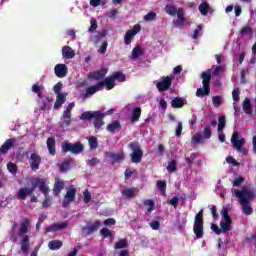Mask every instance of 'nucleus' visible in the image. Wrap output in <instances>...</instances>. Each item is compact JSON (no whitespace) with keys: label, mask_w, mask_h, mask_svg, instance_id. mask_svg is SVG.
<instances>
[{"label":"nucleus","mask_w":256,"mask_h":256,"mask_svg":"<svg viewBox=\"0 0 256 256\" xmlns=\"http://www.w3.org/2000/svg\"><path fill=\"white\" fill-rule=\"evenodd\" d=\"M31 187L21 188L17 193V199H22V201H27V197L29 195H33L35 193V189H39L40 193L47 197L50 193L49 189V180L47 178H31L30 179Z\"/></svg>","instance_id":"nucleus-1"},{"label":"nucleus","mask_w":256,"mask_h":256,"mask_svg":"<svg viewBox=\"0 0 256 256\" xmlns=\"http://www.w3.org/2000/svg\"><path fill=\"white\" fill-rule=\"evenodd\" d=\"M211 71L213 75L217 76L223 71V66H212L205 72H202L201 79L203 88H198L196 91V97H205L211 95Z\"/></svg>","instance_id":"nucleus-2"},{"label":"nucleus","mask_w":256,"mask_h":256,"mask_svg":"<svg viewBox=\"0 0 256 256\" xmlns=\"http://www.w3.org/2000/svg\"><path fill=\"white\" fill-rule=\"evenodd\" d=\"M235 197L239 199L242 206V211L245 215H252L253 208L249 205L251 200L255 199V192L248 190L247 186H243L241 190H234Z\"/></svg>","instance_id":"nucleus-3"},{"label":"nucleus","mask_w":256,"mask_h":256,"mask_svg":"<svg viewBox=\"0 0 256 256\" xmlns=\"http://www.w3.org/2000/svg\"><path fill=\"white\" fill-rule=\"evenodd\" d=\"M221 217L224 219V221L220 222V227L217 224H212L211 229L216 233V235H220L221 233H229L233 229V220L231 219V216L229 215V209L227 207H222V210L220 212Z\"/></svg>","instance_id":"nucleus-4"},{"label":"nucleus","mask_w":256,"mask_h":256,"mask_svg":"<svg viewBox=\"0 0 256 256\" xmlns=\"http://www.w3.org/2000/svg\"><path fill=\"white\" fill-rule=\"evenodd\" d=\"M194 235L196 239H203V235L205 234L203 228V209H201L194 218V226H193Z\"/></svg>","instance_id":"nucleus-5"},{"label":"nucleus","mask_w":256,"mask_h":256,"mask_svg":"<svg viewBox=\"0 0 256 256\" xmlns=\"http://www.w3.org/2000/svg\"><path fill=\"white\" fill-rule=\"evenodd\" d=\"M130 151L132 153L130 154L132 163H141V160L143 159V150L141 149V144L137 141L130 142L128 145Z\"/></svg>","instance_id":"nucleus-6"},{"label":"nucleus","mask_w":256,"mask_h":256,"mask_svg":"<svg viewBox=\"0 0 256 256\" xmlns=\"http://www.w3.org/2000/svg\"><path fill=\"white\" fill-rule=\"evenodd\" d=\"M85 151V146L81 142L70 143L63 142L62 143V153H72L73 155H79Z\"/></svg>","instance_id":"nucleus-7"},{"label":"nucleus","mask_w":256,"mask_h":256,"mask_svg":"<svg viewBox=\"0 0 256 256\" xmlns=\"http://www.w3.org/2000/svg\"><path fill=\"white\" fill-rule=\"evenodd\" d=\"M231 143L238 151V153H242V155H248L249 150L243 148V145H245V140L243 138L239 139V132H234L232 137H231Z\"/></svg>","instance_id":"nucleus-8"},{"label":"nucleus","mask_w":256,"mask_h":256,"mask_svg":"<svg viewBox=\"0 0 256 256\" xmlns=\"http://www.w3.org/2000/svg\"><path fill=\"white\" fill-rule=\"evenodd\" d=\"M171 85H173V76H163L160 82L156 83V87L160 93L163 91H169L171 89Z\"/></svg>","instance_id":"nucleus-9"},{"label":"nucleus","mask_w":256,"mask_h":256,"mask_svg":"<svg viewBox=\"0 0 256 256\" xmlns=\"http://www.w3.org/2000/svg\"><path fill=\"white\" fill-rule=\"evenodd\" d=\"M177 20L173 22V26L176 29H183L185 27V23H187V18H185V10L183 8H178L177 12Z\"/></svg>","instance_id":"nucleus-10"},{"label":"nucleus","mask_w":256,"mask_h":256,"mask_svg":"<svg viewBox=\"0 0 256 256\" xmlns=\"http://www.w3.org/2000/svg\"><path fill=\"white\" fill-rule=\"evenodd\" d=\"M141 31V25L136 24L134 25L133 29L128 30L124 36V43L125 45H131V41H133V38Z\"/></svg>","instance_id":"nucleus-11"},{"label":"nucleus","mask_w":256,"mask_h":256,"mask_svg":"<svg viewBox=\"0 0 256 256\" xmlns=\"http://www.w3.org/2000/svg\"><path fill=\"white\" fill-rule=\"evenodd\" d=\"M77 195V189L70 188L67 190L64 200L62 202V207H69V203H73L75 201V197Z\"/></svg>","instance_id":"nucleus-12"},{"label":"nucleus","mask_w":256,"mask_h":256,"mask_svg":"<svg viewBox=\"0 0 256 256\" xmlns=\"http://www.w3.org/2000/svg\"><path fill=\"white\" fill-rule=\"evenodd\" d=\"M69 227V222H59L54 223L45 228L46 233H56V231H63V229H67Z\"/></svg>","instance_id":"nucleus-13"},{"label":"nucleus","mask_w":256,"mask_h":256,"mask_svg":"<svg viewBox=\"0 0 256 256\" xmlns=\"http://www.w3.org/2000/svg\"><path fill=\"white\" fill-rule=\"evenodd\" d=\"M41 157L39 154L37 153H32L30 155V160H29V163H30V169L32 171H38L39 167H41Z\"/></svg>","instance_id":"nucleus-14"},{"label":"nucleus","mask_w":256,"mask_h":256,"mask_svg":"<svg viewBox=\"0 0 256 256\" xmlns=\"http://www.w3.org/2000/svg\"><path fill=\"white\" fill-rule=\"evenodd\" d=\"M101 227V221L96 220L93 224L82 227L83 235H93Z\"/></svg>","instance_id":"nucleus-15"},{"label":"nucleus","mask_w":256,"mask_h":256,"mask_svg":"<svg viewBox=\"0 0 256 256\" xmlns=\"http://www.w3.org/2000/svg\"><path fill=\"white\" fill-rule=\"evenodd\" d=\"M93 119V125L95 129H101L103 125H105V121H103V119H105V113H102L101 111H95Z\"/></svg>","instance_id":"nucleus-16"},{"label":"nucleus","mask_w":256,"mask_h":256,"mask_svg":"<svg viewBox=\"0 0 256 256\" xmlns=\"http://www.w3.org/2000/svg\"><path fill=\"white\" fill-rule=\"evenodd\" d=\"M15 143H17V138L7 139L4 142V144L0 147V153L2 155H7V153H9V150L11 149V147L15 145Z\"/></svg>","instance_id":"nucleus-17"},{"label":"nucleus","mask_w":256,"mask_h":256,"mask_svg":"<svg viewBox=\"0 0 256 256\" xmlns=\"http://www.w3.org/2000/svg\"><path fill=\"white\" fill-rule=\"evenodd\" d=\"M54 72L56 77H59V79H63V77H67V73H68L67 65L57 64L54 68Z\"/></svg>","instance_id":"nucleus-18"},{"label":"nucleus","mask_w":256,"mask_h":256,"mask_svg":"<svg viewBox=\"0 0 256 256\" xmlns=\"http://www.w3.org/2000/svg\"><path fill=\"white\" fill-rule=\"evenodd\" d=\"M105 75H107V69L102 68L98 71H93L88 74V79H96V81H99L101 79H104Z\"/></svg>","instance_id":"nucleus-19"},{"label":"nucleus","mask_w":256,"mask_h":256,"mask_svg":"<svg viewBox=\"0 0 256 256\" xmlns=\"http://www.w3.org/2000/svg\"><path fill=\"white\" fill-rule=\"evenodd\" d=\"M185 105H187V99H185L184 97H175L171 101V107L173 109H181L185 107Z\"/></svg>","instance_id":"nucleus-20"},{"label":"nucleus","mask_w":256,"mask_h":256,"mask_svg":"<svg viewBox=\"0 0 256 256\" xmlns=\"http://www.w3.org/2000/svg\"><path fill=\"white\" fill-rule=\"evenodd\" d=\"M100 87H106L107 91H111V89L115 88V80L112 76L106 77L103 81L99 82Z\"/></svg>","instance_id":"nucleus-21"},{"label":"nucleus","mask_w":256,"mask_h":256,"mask_svg":"<svg viewBox=\"0 0 256 256\" xmlns=\"http://www.w3.org/2000/svg\"><path fill=\"white\" fill-rule=\"evenodd\" d=\"M65 189V181L63 180H56L53 187V195L54 197H59V194L62 190Z\"/></svg>","instance_id":"nucleus-22"},{"label":"nucleus","mask_w":256,"mask_h":256,"mask_svg":"<svg viewBox=\"0 0 256 256\" xmlns=\"http://www.w3.org/2000/svg\"><path fill=\"white\" fill-rule=\"evenodd\" d=\"M106 129L108 133H119V131H121V122H119V120H115L108 124Z\"/></svg>","instance_id":"nucleus-23"},{"label":"nucleus","mask_w":256,"mask_h":256,"mask_svg":"<svg viewBox=\"0 0 256 256\" xmlns=\"http://www.w3.org/2000/svg\"><path fill=\"white\" fill-rule=\"evenodd\" d=\"M56 101L54 103V108L55 109H61L63 107V103L67 101V93H62V94H56Z\"/></svg>","instance_id":"nucleus-24"},{"label":"nucleus","mask_w":256,"mask_h":256,"mask_svg":"<svg viewBox=\"0 0 256 256\" xmlns=\"http://www.w3.org/2000/svg\"><path fill=\"white\" fill-rule=\"evenodd\" d=\"M46 145L50 155L55 156L57 154V150L55 148V145H56L55 138L49 137L46 141Z\"/></svg>","instance_id":"nucleus-25"},{"label":"nucleus","mask_w":256,"mask_h":256,"mask_svg":"<svg viewBox=\"0 0 256 256\" xmlns=\"http://www.w3.org/2000/svg\"><path fill=\"white\" fill-rule=\"evenodd\" d=\"M100 90H101V84L97 82L95 85H92L86 88L84 97L86 98V97H89V95H95V93H97Z\"/></svg>","instance_id":"nucleus-26"},{"label":"nucleus","mask_w":256,"mask_h":256,"mask_svg":"<svg viewBox=\"0 0 256 256\" xmlns=\"http://www.w3.org/2000/svg\"><path fill=\"white\" fill-rule=\"evenodd\" d=\"M29 227H31V221L25 218L20 224L19 235H25L26 233H29Z\"/></svg>","instance_id":"nucleus-27"},{"label":"nucleus","mask_w":256,"mask_h":256,"mask_svg":"<svg viewBox=\"0 0 256 256\" xmlns=\"http://www.w3.org/2000/svg\"><path fill=\"white\" fill-rule=\"evenodd\" d=\"M141 119V107H134L130 117L131 123H137Z\"/></svg>","instance_id":"nucleus-28"},{"label":"nucleus","mask_w":256,"mask_h":256,"mask_svg":"<svg viewBox=\"0 0 256 256\" xmlns=\"http://www.w3.org/2000/svg\"><path fill=\"white\" fill-rule=\"evenodd\" d=\"M62 55L65 59H73L75 57V51H73L71 46H64L62 48Z\"/></svg>","instance_id":"nucleus-29"},{"label":"nucleus","mask_w":256,"mask_h":256,"mask_svg":"<svg viewBox=\"0 0 256 256\" xmlns=\"http://www.w3.org/2000/svg\"><path fill=\"white\" fill-rule=\"evenodd\" d=\"M137 191L136 188H124L121 190V194L126 199H133L135 198V192Z\"/></svg>","instance_id":"nucleus-30"},{"label":"nucleus","mask_w":256,"mask_h":256,"mask_svg":"<svg viewBox=\"0 0 256 256\" xmlns=\"http://www.w3.org/2000/svg\"><path fill=\"white\" fill-rule=\"evenodd\" d=\"M48 247L51 251H57L63 247V241L61 240H52L48 243Z\"/></svg>","instance_id":"nucleus-31"},{"label":"nucleus","mask_w":256,"mask_h":256,"mask_svg":"<svg viewBox=\"0 0 256 256\" xmlns=\"http://www.w3.org/2000/svg\"><path fill=\"white\" fill-rule=\"evenodd\" d=\"M201 15H208L209 14V11H211V6L209 5V3L207 2H202L199 7H198Z\"/></svg>","instance_id":"nucleus-32"},{"label":"nucleus","mask_w":256,"mask_h":256,"mask_svg":"<svg viewBox=\"0 0 256 256\" xmlns=\"http://www.w3.org/2000/svg\"><path fill=\"white\" fill-rule=\"evenodd\" d=\"M178 12L179 9H177V7H175L174 5L167 4L165 6V13H167V15H170L171 17H175V15H177Z\"/></svg>","instance_id":"nucleus-33"},{"label":"nucleus","mask_w":256,"mask_h":256,"mask_svg":"<svg viewBox=\"0 0 256 256\" xmlns=\"http://www.w3.org/2000/svg\"><path fill=\"white\" fill-rule=\"evenodd\" d=\"M112 163H119V161H124L125 160V154L124 153H111L109 155Z\"/></svg>","instance_id":"nucleus-34"},{"label":"nucleus","mask_w":256,"mask_h":256,"mask_svg":"<svg viewBox=\"0 0 256 256\" xmlns=\"http://www.w3.org/2000/svg\"><path fill=\"white\" fill-rule=\"evenodd\" d=\"M114 81H119V83H124L126 81V76L123 72L117 71L114 74L110 75Z\"/></svg>","instance_id":"nucleus-35"},{"label":"nucleus","mask_w":256,"mask_h":256,"mask_svg":"<svg viewBox=\"0 0 256 256\" xmlns=\"http://www.w3.org/2000/svg\"><path fill=\"white\" fill-rule=\"evenodd\" d=\"M243 111L247 115H251L253 113V109L251 108V100H249V98H245L243 102Z\"/></svg>","instance_id":"nucleus-36"},{"label":"nucleus","mask_w":256,"mask_h":256,"mask_svg":"<svg viewBox=\"0 0 256 256\" xmlns=\"http://www.w3.org/2000/svg\"><path fill=\"white\" fill-rule=\"evenodd\" d=\"M239 95H241V91L239 90V88H235L233 91H232V99L234 101L233 105H234V109H237L236 105L237 103H239L240 101V97Z\"/></svg>","instance_id":"nucleus-37"},{"label":"nucleus","mask_w":256,"mask_h":256,"mask_svg":"<svg viewBox=\"0 0 256 256\" xmlns=\"http://www.w3.org/2000/svg\"><path fill=\"white\" fill-rule=\"evenodd\" d=\"M129 247V242L127 241V239L123 238L119 241H117L115 244H114V249H125Z\"/></svg>","instance_id":"nucleus-38"},{"label":"nucleus","mask_w":256,"mask_h":256,"mask_svg":"<svg viewBox=\"0 0 256 256\" xmlns=\"http://www.w3.org/2000/svg\"><path fill=\"white\" fill-rule=\"evenodd\" d=\"M95 117V111L91 112V111H87V112H83L80 116V119L82 121H89L91 119H93Z\"/></svg>","instance_id":"nucleus-39"},{"label":"nucleus","mask_w":256,"mask_h":256,"mask_svg":"<svg viewBox=\"0 0 256 256\" xmlns=\"http://www.w3.org/2000/svg\"><path fill=\"white\" fill-rule=\"evenodd\" d=\"M100 235L104 239H113V233H111V230H109V228H102L100 230Z\"/></svg>","instance_id":"nucleus-40"},{"label":"nucleus","mask_w":256,"mask_h":256,"mask_svg":"<svg viewBox=\"0 0 256 256\" xmlns=\"http://www.w3.org/2000/svg\"><path fill=\"white\" fill-rule=\"evenodd\" d=\"M199 157V155L197 153H192L190 155V157H186L185 161L189 167V169H191V167H193V161H195V159H197Z\"/></svg>","instance_id":"nucleus-41"},{"label":"nucleus","mask_w":256,"mask_h":256,"mask_svg":"<svg viewBox=\"0 0 256 256\" xmlns=\"http://www.w3.org/2000/svg\"><path fill=\"white\" fill-rule=\"evenodd\" d=\"M225 125H226L225 115L219 116V118H218V131L219 132L223 131V129H225Z\"/></svg>","instance_id":"nucleus-42"},{"label":"nucleus","mask_w":256,"mask_h":256,"mask_svg":"<svg viewBox=\"0 0 256 256\" xmlns=\"http://www.w3.org/2000/svg\"><path fill=\"white\" fill-rule=\"evenodd\" d=\"M167 171L170 173H177V161L172 160L168 163V166L166 167Z\"/></svg>","instance_id":"nucleus-43"},{"label":"nucleus","mask_w":256,"mask_h":256,"mask_svg":"<svg viewBox=\"0 0 256 256\" xmlns=\"http://www.w3.org/2000/svg\"><path fill=\"white\" fill-rule=\"evenodd\" d=\"M157 187H158L159 191H161V193H163V195H165V193L167 192V182L158 180Z\"/></svg>","instance_id":"nucleus-44"},{"label":"nucleus","mask_w":256,"mask_h":256,"mask_svg":"<svg viewBox=\"0 0 256 256\" xmlns=\"http://www.w3.org/2000/svg\"><path fill=\"white\" fill-rule=\"evenodd\" d=\"M141 55H143V49L140 48V46L134 47V49L132 50L133 59H137V58L141 57Z\"/></svg>","instance_id":"nucleus-45"},{"label":"nucleus","mask_w":256,"mask_h":256,"mask_svg":"<svg viewBox=\"0 0 256 256\" xmlns=\"http://www.w3.org/2000/svg\"><path fill=\"white\" fill-rule=\"evenodd\" d=\"M240 35H242V37H245V35H253V28H251V26H244L240 30Z\"/></svg>","instance_id":"nucleus-46"},{"label":"nucleus","mask_w":256,"mask_h":256,"mask_svg":"<svg viewBox=\"0 0 256 256\" xmlns=\"http://www.w3.org/2000/svg\"><path fill=\"white\" fill-rule=\"evenodd\" d=\"M88 143L90 145V149H97L99 147V143L97 142V137L92 136L88 139Z\"/></svg>","instance_id":"nucleus-47"},{"label":"nucleus","mask_w":256,"mask_h":256,"mask_svg":"<svg viewBox=\"0 0 256 256\" xmlns=\"http://www.w3.org/2000/svg\"><path fill=\"white\" fill-rule=\"evenodd\" d=\"M192 145H197L199 143H203V136H201V133H196L194 137L191 140Z\"/></svg>","instance_id":"nucleus-48"},{"label":"nucleus","mask_w":256,"mask_h":256,"mask_svg":"<svg viewBox=\"0 0 256 256\" xmlns=\"http://www.w3.org/2000/svg\"><path fill=\"white\" fill-rule=\"evenodd\" d=\"M212 103L214 107H221V105H223V98H221V96H214L212 98Z\"/></svg>","instance_id":"nucleus-49"},{"label":"nucleus","mask_w":256,"mask_h":256,"mask_svg":"<svg viewBox=\"0 0 256 256\" xmlns=\"http://www.w3.org/2000/svg\"><path fill=\"white\" fill-rule=\"evenodd\" d=\"M211 135H213V131H211V127L206 126L203 130V138L211 139Z\"/></svg>","instance_id":"nucleus-50"},{"label":"nucleus","mask_w":256,"mask_h":256,"mask_svg":"<svg viewBox=\"0 0 256 256\" xmlns=\"http://www.w3.org/2000/svg\"><path fill=\"white\" fill-rule=\"evenodd\" d=\"M168 205H172L174 209H177V205H179V197L174 196L172 199L167 201Z\"/></svg>","instance_id":"nucleus-51"},{"label":"nucleus","mask_w":256,"mask_h":256,"mask_svg":"<svg viewBox=\"0 0 256 256\" xmlns=\"http://www.w3.org/2000/svg\"><path fill=\"white\" fill-rule=\"evenodd\" d=\"M144 205L145 207H148V211L151 212L153 211V209H155V202H153V200H145L144 201Z\"/></svg>","instance_id":"nucleus-52"},{"label":"nucleus","mask_w":256,"mask_h":256,"mask_svg":"<svg viewBox=\"0 0 256 256\" xmlns=\"http://www.w3.org/2000/svg\"><path fill=\"white\" fill-rule=\"evenodd\" d=\"M157 19V13L155 12H149L144 16L145 21H155Z\"/></svg>","instance_id":"nucleus-53"},{"label":"nucleus","mask_w":256,"mask_h":256,"mask_svg":"<svg viewBox=\"0 0 256 256\" xmlns=\"http://www.w3.org/2000/svg\"><path fill=\"white\" fill-rule=\"evenodd\" d=\"M61 89H63V83L58 82L54 87H53V91L55 93V95H61Z\"/></svg>","instance_id":"nucleus-54"},{"label":"nucleus","mask_w":256,"mask_h":256,"mask_svg":"<svg viewBox=\"0 0 256 256\" xmlns=\"http://www.w3.org/2000/svg\"><path fill=\"white\" fill-rule=\"evenodd\" d=\"M107 47H109V43H107V41L103 42L98 53H100V55H105V53H107Z\"/></svg>","instance_id":"nucleus-55"},{"label":"nucleus","mask_w":256,"mask_h":256,"mask_svg":"<svg viewBox=\"0 0 256 256\" xmlns=\"http://www.w3.org/2000/svg\"><path fill=\"white\" fill-rule=\"evenodd\" d=\"M7 169L13 175H15L17 173V165L13 164V162H10L7 164Z\"/></svg>","instance_id":"nucleus-56"},{"label":"nucleus","mask_w":256,"mask_h":256,"mask_svg":"<svg viewBox=\"0 0 256 256\" xmlns=\"http://www.w3.org/2000/svg\"><path fill=\"white\" fill-rule=\"evenodd\" d=\"M150 227L151 229H153V231H159V229H161V223H159V221L157 220H153L150 223Z\"/></svg>","instance_id":"nucleus-57"},{"label":"nucleus","mask_w":256,"mask_h":256,"mask_svg":"<svg viewBox=\"0 0 256 256\" xmlns=\"http://www.w3.org/2000/svg\"><path fill=\"white\" fill-rule=\"evenodd\" d=\"M226 163H230L231 165H233L234 167H239L240 163L237 162V160H235V158H233V156H228L226 158Z\"/></svg>","instance_id":"nucleus-58"},{"label":"nucleus","mask_w":256,"mask_h":256,"mask_svg":"<svg viewBox=\"0 0 256 256\" xmlns=\"http://www.w3.org/2000/svg\"><path fill=\"white\" fill-rule=\"evenodd\" d=\"M90 24H91V26L89 28V32L95 33V31H97V20L91 19Z\"/></svg>","instance_id":"nucleus-59"},{"label":"nucleus","mask_w":256,"mask_h":256,"mask_svg":"<svg viewBox=\"0 0 256 256\" xmlns=\"http://www.w3.org/2000/svg\"><path fill=\"white\" fill-rule=\"evenodd\" d=\"M69 167H71V164L69 163V161L65 160L60 165V171H69Z\"/></svg>","instance_id":"nucleus-60"},{"label":"nucleus","mask_w":256,"mask_h":256,"mask_svg":"<svg viewBox=\"0 0 256 256\" xmlns=\"http://www.w3.org/2000/svg\"><path fill=\"white\" fill-rule=\"evenodd\" d=\"M181 133H183V123L182 122H178L176 131H175L176 137H181Z\"/></svg>","instance_id":"nucleus-61"},{"label":"nucleus","mask_w":256,"mask_h":256,"mask_svg":"<svg viewBox=\"0 0 256 256\" xmlns=\"http://www.w3.org/2000/svg\"><path fill=\"white\" fill-rule=\"evenodd\" d=\"M84 195V203H90L91 202V192H89V190H85L83 192Z\"/></svg>","instance_id":"nucleus-62"},{"label":"nucleus","mask_w":256,"mask_h":256,"mask_svg":"<svg viewBox=\"0 0 256 256\" xmlns=\"http://www.w3.org/2000/svg\"><path fill=\"white\" fill-rule=\"evenodd\" d=\"M245 182V178H243V177H238V178H236L235 180H234V182H233V186L234 187H239V185H241V184H243Z\"/></svg>","instance_id":"nucleus-63"},{"label":"nucleus","mask_w":256,"mask_h":256,"mask_svg":"<svg viewBox=\"0 0 256 256\" xmlns=\"http://www.w3.org/2000/svg\"><path fill=\"white\" fill-rule=\"evenodd\" d=\"M213 219H219V213H217V206L210 208Z\"/></svg>","instance_id":"nucleus-64"}]
</instances>
